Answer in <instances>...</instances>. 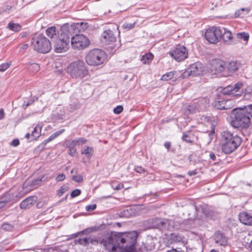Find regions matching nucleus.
<instances>
[{
  "label": "nucleus",
  "mask_w": 252,
  "mask_h": 252,
  "mask_svg": "<svg viewBox=\"0 0 252 252\" xmlns=\"http://www.w3.org/2000/svg\"><path fill=\"white\" fill-rule=\"evenodd\" d=\"M1 228L4 231H11L13 229V226L8 223H4L1 225Z\"/></svg>",
  "instance_id": "41"
},
{
  "label": "nucleus",
  "mask_w": 252,
  "mask_h": 252,
  "mask_svg": "<svg viewBox=\"0 0 252 252\" xmlns=\"http://www.w3.org/2000/svg\"><path fill=\"white\" fill-rule=\"evenodd\" d=\"M75 244H79L84 246H87L89 245L88 237L84 238H79L75 240Z\"/></svg>",
  "instance_id": "39"
},
{
  "label": "nucleus",
  "mask_w": 252,
  "mask_h": 252,
  "mask_svg": "<svg viewBox=\"0 0 252 252\" xmlns=\"http://www.w3.org/2000/svg\"><path fill=\"white\" fill-rule=\"evenodd\" d=\"M210 72L213 75H219L226 68L225 63L219 59L212 60L210 63Z\"/></svg>",
  "instance_id": "12"
},
{
  "label": "nucleus",
  "mask_w": 252,
  "mask_h": 252,
  "mask_svg": "<svg viewBox=\"0 0 252 252\" xmlns=\"http://www.w3.org/2000/svg\"><path fill=\"white\" fill-rule=\"evenodd\" d=\"M8 201L9 200L7 199L6 196H3L1 198L0 201V209L3 207Z\"/></svg>",
  "instance_id": "50"
},
{
  "label": "nucleus",
  "mask_w": 252,
  "mask_h": 252,
  "mask_svg": "<svg viewBox=\"0 0 252 252\" xmlns=\"http://www.w3.org/2000/svg\"><path fill=\"white\" fill-rule=\"evenodd\" d=\"M243 109L247 112V114L249 116V117L251 116L252 118V104L246 106Z\"/></svg>",
  "instance_id": "48"
},
{
  "label": "nucleus",
  "mask_w": 252,
  "mask_h": 252,
  "mask_svg": "<svg viewBox=\"0 0 252 252\" xmlns=\"http://www.w3.org/2000/svg\"><path fill=\"white\" fill-rule=\"evenodd\" d=\"M123 106L121 105H118L114 109L113 112L115 114H119L121 113L123 111Z\"/></svg>",
  "instance_id": "52"
},
{
  "label": "nucleus",
  "mask_w": 252,
  "mask_h": 252,
  "mask_svg": "<svg viewBox=\"0 0 252 252\" xmlns=\"http://www.w3.org/2000/svg\"><path fill=\"white\" fill-rule=\"evenodd\" d=\"M175 72L171 71L163 75L161 77V80L163 81H168L173 78Z\"/></svg>",
  "instance_id": "37"
},
{
  "label": "nucleus",
  "mask_w": 252,
  "mask_h": 252,
  "mask_svg": "<svg viewBox=\"0 0 252 252\" xmlns=\"http://www.w3.org/2000/svg\"><path fill=\"white\" fill-rule=\"evenodd\" d=\"M239 66V64L237 63L231 62L226 66V67L229 72H234L238 69Z\"/></svg>",
  "instance_id": "32"
},
{
  "label": "nucleus",
  "mask_w": 252,
  "mask_h": 252,
  "mask_svg": "<svg viewBox=\"0 0 252 252\" xmlns=\"http://www.w3.org/2000/svg\"><path fill=\"white\" fill-rule=\"evenodd\" d=\"M183 110L187 115L193 113L197 111V106L194 102L190 105L184 107Z\"/></svg>",
  "instance_id": "27"
},
{
  "label": "nucleus",
  "mask_w": 252,
  "mask_h": 252,
  "mask_svg": "<svg viewBox=\"0 0 252 252\" xmlns=\"http://www.w3.org/2000/svg\"><path fill=\"white\" fill-rule=\"evenodd\" d=\"M41 130V127L39 126H37L35 127L32 132V140H36L40 136Z\"/></svg>",
  "instance_id": "33"
},
{
  "label": "nucleus",
  "mask_w": 252,
  "mask_h": 252,
  "mask_svg": "<svg viewBox=\"0 0 252 252\" xmlns=\"http://www.w3.org/2000/svg\"><path fill=\"white\" fill-rule=\"evenodd\" d=\"M188 174L189 176H191L196 175L197 172L195 171H189Z\"/></svg>",
  "instance_id": "64"
},
{
  "label": "nucleus",
  "mask_w": 252,
  "mask_h": 252,
  "mask_svg": "<svg viewBox=\"0 0 252 252\" xmlns=\"http://www.w3.org/2000/svg\"><path fill=\"white\" fill-rule=\"evenodd\" d=\"M134 170L136 172L139 173H144L146 172L145 169L141 166H136L135 167Z\"/></svg>",
  "instance_id": "55"
},
{
  "label": "nucleus",
  "mask_w": 252,
  "mask_h": 252,
  "mask_svg": "<svg viewBox=\"0 0 252 252\" xmlns=\"http://www.w3.org/2000/svg\"><path fill=\"white\" fill-rule=\"evenodd\" d=\"M37 197L35 196H30L24 200L20 203V208L22 209L29 208L36 201Z\"/></svg>",
  "instance_id": "18"
},
{
  "label": "nucleus",
  "mask_w": 252,
  "mask_h": 252,
  "mask_svg": "<svg viewBox=\"0 0 252 252\" xmlns=\"http://www.w3.org/2000/svg\"><path fill=\"white\" fill-rule=\"evenodd\" d=\"M182 139L186 142L192 143L195 139H197V137L195 136L192 132L187 131L183 134Z\"/></svg>",
  "instance_id": "23"
},
{
  "label": "nucleus",
  "mask_w": 252,
  "mask_h": 252,
  "mask_svg": "<svg viewBox=\"0 0 252 252\" xmlns=\"http://www.w3.org/2000/svg\"><path fill=\"white\" fill-rule=\"evenodd\" d=\"M214 239L217 244L220 246H226L227 244L226 238L220 232H217L214 236Z\"/></svg>",
  "instance_id": "19"
},
{
  "label": "nucleus",
  "mask_w": 252,
  "mask_h": 252,
  "mask_svg": "<svg viewBox=\"0 0 252 252\" xmlns=\"http://www.w3.org/2000/svg\"><path fill=\"white\" fill-rule=\"evenodd\" d=\"M100 39L101 42L106 45H112L110 47L115 49L116 46L113 43L116 41V37L114 36L113 32L108 29L104 31L101 34Z\"/></svg>",
  "instance_id": "13"
},
{
  "label": "nucleus",
  "mask_w": 252,
  "mask_h": 252,
  "mask_svg": "<svg viewBox=\"0 0 252 252\" xmlns=\"http://www.w3.org/2000/svg\"><path fill=\"white\" fill-rule=\"evenodd\" d=\"M191 221L192 220H187L179 223L172 220L154 218L145 221V224H147L150 228H159L162 230L170 229L171 226L175 229L181 228L187 230L191 228Z\"/></svg>",
  "instance_id": "2"
},
{
  "label": "nucleus",
  "mask_w": 252,
  "mask_h": 252,
  "mask_svg": "<svg viewBox=\"0 0 252 252\" xmlns=\"http://www.w3.org/2000/svg\"><path fill=\"white\" fill-rule=\"evenodd\" d=\"M209 158L213 161H215L217 160V157L214 153L211 152L209 153Z\"/></svg>",
  "instance_id": "58"
},
{
  "label": "nucleus",
  "mask_w": 252,
  "mask_h": 252,
  "mask_svg": "<svg viewBox=\"0 0 252 252\" xmlns=\"http://www.w3.org/2000/svg\"><path fill=\"white\" fill-rule=\"evenodd\" d=\"M237 37L240 39H242L244 41H247L249 39V35L247 32H240L237 34Z\"/></svg>",
  "instance_id": "40"
},
{
  "label": "nucleus",
  "mask_w": 252,
  "mask_h": 252,
  "mask_svg": "<svg viewBox=\"0 0 252 252\" xmlns=\"http://www.w3.org/2000/svg\"><path fill=\"white\" fill-rule=\"evenodd\" d=\"M10 66V64L5 63L0 65V71L3 72L6 70Z\"/></svg>",
  "instance_id": "51"
},
{
  "label": "nucleus",
  "mask_w": 252,
  "mask_h": 252,
  "mask_svg": "<svg viewBox=\"0 0 252 252\" xmlns=\"http://www.w3.org/2000/svg\"><path fill=\"white\" fill-rule=\"evenodd\" d=\"M221 94L224 95H232L233 96H236L240 95L239 94H235L233 92V86L228 85L225 88H223L220 90Z\"/></svg>",
  "instance_id": "25"
},
{
  "label": "nucleus",
  "mask_w": 252,
  "mask_h": 252,
  "mask_svg": "<svg viewBox=\"0 0 252 252\" xmlns=\"http://www.w3.org/2000/svg\"><path fill=\"white\" fill-rule=\"evenodd\" d=\"M144 248L147 251H151L155 249V240L151 238H148L144 244Z\"/></svg>",
  "instance_id": "26"
},
{
  "label": "nucleus",
  "mask_w": 252,
  "mask_h": 252,
  "mask_svg": "<svg viewBox=\"0 0 252 252\" xmlns=\"http://www.w3.org/2000/svg\"><path fill=\"white\" fill-rule=\"evenodd\" d=\"M250 11L248 8H241L236 11L234 14L235 18L243 17L245 15L248 14Z\"/></svg>",
  "instance_id": "31"
},
{
  "label": "nucleus",
  "mask_w": 252,
  "mask_h": 252,
  "mask_svg": "<svg viewBox=\"0 0 252 252\" xmlns=\"http://www.w3.org/2000/svg\"><path fill=\"white\" fill-rule=\"evenodd\" d=\"M68 190V187L66 186H62L57 191V194L59 196H61Z\"/></svg>",
  "instance_id": "46"
},
{
  "label": "nucleus",
  "mask_w": 252,
  "mask_h": 252,
  "mask_svg": "<svg viewBox=\"0 0 252 252\" xmlns=\"http://www.w3.org/2000/svg\"><path fill=\"white\" fill-rule=\"evenodd\" d=\"M65 178V175L63 173L59 174L56 178V180L58 182L62 181Z\"/></svg>",
  "instance_id": "56"
},
{
  "label": "nucleus",
  "mask_w": 252,
  "mask_h": 252,
  "mask_svg": "<svg viewBox=\"0 0 252 252\" xmlns=\"http://www.w3.org/2000/svg\"><path fill=\"white\" fill-rule=\"evenodd\" d=\"M107 59V55L102 50L94 49L88 52L85 60L88 65L97 66L102 64Z\"/></svg>",
  "instance_id": "7"
},
{
  "label": "nucleus",
  "mask_w": 252,
  "mask_h": 252,
  "mask_svg": "<svg viewBox=\"0 0 252 252\" xmlns=\"http://www.w3.org/2000/svg\"><path fill=\"white\" fill-rule=\"evenodd\" d=\"M243 84L241 82H238L233 86V92H235V94L238 92L239 90L242 87Z\"/></svg>",
  "instance_id": "47"
},
{
  "label": "nucleus",
  "mask_w": 252,
  "mask_h": 252,
  "mask_svg": "<svg viewBox=\"0 0 252 252\" xmlns=\"http://www.w3.org/2000/svg\"><path fill=\"white\" fill-rule=\"evenodd\" d=\"M222 32L221 29L212 27L207 30L205 33V37L208 42L214 44L220 40Z\"/></svg>",
  "instance_id": "10"
},
{
  "label": "nucleus",
  "mask_w": 252,
  "mask_h": 252,
  "mask_svg": "<svg viewBox=\"0 0 252 252\" xmlns=\"http://www.w3.org/2000/svg\"><path fill=\"white\" fill-rule=\"evenodd\" d=\"M88 237L89 244H92L95 245L98 244V240L95 237L90 236Z\"/></svg>",
  "instance_id": "45"
},
{
  "label": "nucleus",
  "mask_w": 252,
  "mask_h": 252,
  "mask_svg": "<svg viewBox=\"0 0 252 252\" xmlns=\"http://www.w3.org/2000/svg\"><path fill=\"white\" fill-rule=\"evenodd\" d=\"M90 44L89 38L83 34H78L71 37V46L74 50H83L88 47Z\"/></svg>",
  "instance_id": "9"
},
{
  "label": "nucleus",
  "mask_w": 252,
  "mask_h": 252,
  "mask_svg": "<svg viewBox=\"0 0 252 252\" xmlns=\"http://www.w3.org/2000/svg\"><path fill=\"white\" fill-rule=\"evenodd\" d=\"M95 230H96V229L95 228H93V227L92 228H88L84 229L81 231L78 232L76 233L73 234L72 236L74 238H76L77 236L81 235V234L91 233L94 231H95Z\"/></svg>",
  "instance_id": "34"
},
{
  "label": "nucleus",
  "mask_w": 252,
  "mask_h": 252,
  "mask_svg": "<svg viewBox=\"0 0 252 252\" xmlns=\"http://www.w3.org/2000/svg\"><path fill=\"white\" fill-rule=\"evenodd\" d=\"M19 140L18 139H14L11 143V145L13 146H17L18 145H19Z\"/></svg>",
  "instance_id": "59"
},
{
  "label": "nucleus",
  "mask_w": 252,
  "mask_h": 252,
  "mask_svg": "<svg viewBox=\"0 0 252 252\" xmlns=\"http://www.w3.org/2000/svg\"><path fill=\"white\" fill-rule=\"evenodd\" d=\"M171 57L177 62H181L188 56L187 48L183 45H178L169 52Z\"/></svg>",
  "instance_id": "11"
},
{
  "label": "nucleus",
  "mask_w": 252,
  "mask_h": 252,
  "mask_svg": "<svg viewBox=\"0 0 252 252\" xmlns=\"http://www.w3.org/2000/svg\"><path fill=\"white\" fill-rule=\"evenodd\" d=\"M35 50L41 53H47L51 49V44L48 39L43 35H39L32 39Z\"/></svg>",
  "instance_id": "8"
},
{
  "label": "nucleus",
  "mask_w": 252,
  "mask_h": 252,
  "mask_svg": "<svg viewBox=\"0 0 252 252\" xmlns=\"http://www.w3.org/2000/svg\"><path fill=\"white\" fill-rule=\"evenodd\" d=\"M252 96V94H250L245 93L244 95V97L245 99H249Z\"/></svg>",
  "instance_id": "62"
},
{
  "label": "nucleus",
  "mask_w": 252,
  "mask_h": 252,
  "mask_svg": "<svg viewBox=\"0 0 252 252\" xmlns=\"http://www.w3.org/2000/svg\"><path fill=\"white\" fill-rule=\"evenodd\" d=\"M8 28L14 32H19L21 29V26L18 24L9 23L8 25Z\"/></svg>",
  "instance_id": "35"
},
{
  "label": "nucleus",
  "mask_w": 252,
  "mask_h": 252,
  "mask_svg": "<svg viewBox=\"0 0 252 252\" xmlns=\"http://www.w3.org/2000/svg\"><path fill=\"white\" fill-rule=\"evenodd\" d=\"M231 125L237 128L246 129L251 125V119L243 109H234L231 114Z\"/></svg>",
  "instance_id": "4"
},
{
  "label": "nucleus",
  "mask_w": 252,
  "mask_h": 252,
  "mask_svg": "<svg viewBox=\"0 0 252 252\" xmlns=\"http://www.w3.org/2000/svg\"><path fill=\"white\" fill-rule=\"evenodd\" d=\"M94 153V150L92 147L85 146L81 151V154H84L88 158H90Z\"/></svg>",
  "instance_id": "30"
},
{
  "label": "nucleus",
  "mask_w": 252,
  "mask_h": 252,
  "mask_svg": "<svg viewBox=\"0 0 252 252\" xmlns=\"http://www.w3.org/2000/svg\"><path fill=\"white\" fill-rule=\"evenodd\" d=\"M69 148L68 153L71 156H74L76 153V149L74 147H67Z\"/></svg>",
  "instance_id": "53"
},
{
  "label": "nucleus",
  "mask_w": 252,
  "mask_h": 252,
  "mask_svg": "<svg viewBox=\"0 0 252 252\" xmlns=\"http://www.w3.org/2000/svg\"><path fill=\"white\" fill-rule=\"evenodd\" d=\"M136 22H134L132 24L125 23L123 25L122 27L124 29H126V30H130L133 28H134L135 26Z\"/></svg>",
  "instance_id": "42"
},
{
  "label": "nucleus",
  "mask_w": 252,
  "mask_h": 252,
  "mask_svg": "<svg viewBox=\"0 0 252 252\" xmlns=\"http://www.w3.org/2000/svg\"><path fill=\"white\" fill-rule=\"evenodd\" d=\"M209 99L207 97L200 98L194 101L198 111H204L209 106Z\"/></svg>",
  "instance_id": "16"
},
{
  "label": "nucleus",
  "mask_w": 252,
  "mask_h": 252,
  "mask_svg": "<svg viewBox=\"0 0 252 252\" xmlns=\"http://www.w3.org/2000/svg\"><path fill=\"white\" fill-rule=\"evenodd\" d=\"M71 178L73 181H74L77 183H81L83 180V176L81 175H76V174L73 175L72 176Z\"/></svg>",
  "instance_id": "44"
},
{
  "label": "nucleus",
  "mask_w": 252,
  "mask_h": 252,
  "mask_svg": "<svg viewBox=\"0 0 252 252\" xmlns=\"http://www.w3.org/2000/svg\"><path fill=\"white\" fill-rule=\"evenodd\" d=\"M153 58L154 55L152 53H149L142 56L141 61L144 64H149L153 60Z\"/></svg>",
  "instance_id": "29"
},
{
  "label": "nucleus",
  "mask_w": 252,
  "mask_h": 252,
  "mask_svg": "<svg viewBox=\"0 0 252 252\" xmlns=\"http://www.w3.org/2000/svg\"><path fill=\"white\" fill-rule=\"evenodd\" d=\"M28 47V44H24L21 48H20V51H22L23 50H26Z\"/></svg>",
  "instance_id": "63"
},
{
  "label": "nucleus",
  "mask_w": 252,
  "mask_h": 252,
  "mask_svg": "<svg viewBox=\"0 0 252 252\" xmlns=\"http://www.w3.org/2000/svg\"><path fill=\"white\" fill-rule=\"evenodd\" d=\"M203 71L202 64L197 62L192 64L184 73L185 76H197L200 75Z\"/></svg>",
  "instance_id": "14"
},
{
  "label": "nucleus",
  "mask_w": 252,
  "mask_h": 252,
  "mask_svg": "<svg viewBox=\"0 0 252 252\" xmlns=\"http://www.w3.org/2000/svg\"><path fill=\"white\" fill-rule=\"evenodd\" d=\"M81 191L80 189H76L73 190L71 192V193L70 194V196L72 198H74V197L79 196L81 194Z\"/></svg>",
  "instance_id": "49"
},
{
  "label": "nucleus",
  "mask_w": 252,
  "mask_h": 252,
  "mask_svg": "<svg viewBox=\"0 0 252 252\" xmlns=\"http://www.w3.org/2000/svg\"><path fill=\"white\" fill-rule=\"evenodd\" d=\"M96 205L94 204H92V205H89L87 206L86 207V211H87L88 212H90V211L95 210L96 209Z\"/></svg>",
  "instance_id": "54"
},
{
  "label": "nucleus",
  "mask_w": 252,
  "mask_h": 252,
  "mask_svg": "<svg viewBox=\"0 0 252 252\" xmlns=\"http://www.w3.org/2000/svg\"><path fill=\"white\" fill-rule=\"evenodd\" d=\"M138 233L136 231L125 232H112L101 244L109 252H136Z\"/></svg>",
  "instance_id": "1"
},
{
  "label": "nucleus",
  "mask_w": 252,
  "mask_h": 252,
  "mask_svg": "<svg viewBox=\"0 0 252 252\" xmlns=\"http://www.w3.org/2000/svg\"><path fill=\"white\" fill-rule=\"evenodd\" d=\"M252 86H248L247 88H246L245 89V93H247V94H252Z\"/></svg>",
  "instance_id": "60"
},
{
  "label": "nucleus",
  "mask_w": 252,
  "mask_h": 252,
  "mask_svg": "<svg viewBox=\"0 0 252 252\" xmlns=\"http://www.w3.org/2000/svg\"><path fill=\"white\" fill-rule=\"evenodd\" d=\"M235 104V101L232 99L217 101L215 102V107L218 109H229Z\"/></svg>",
  "instance_id": "15"
},
{
  "label": "nucleus",
  "mask_w": 252,
  "mask_h": 252,
  "mask_svg": "<svg viewBox=\"0 0 252 252\" xmlns=\"http://www.w3.org/2000/svg\"><path fill=\"white\" fill-rule=\"evenodd\" d=\"M54 139H55V138H54V136L53 135V134H52L48 138H47V139L44 140V142L45 143V144H46L47 143L51 141L52 140H53Z\"/></svg>",
  "instance_id": "61"
},
{
  "label": "nucleus",
  "mask_w": 252,
  "mask_h": 252,
  "mask_svg": "<svg viewBox=\"0 0 252 252\" xmlns=\"http://www.w3.org/2000/svg\"><path fill=\"white\" fill-rule=\"evenodd\" d=\"M112 188L115 190H120L124 188V185L117 181H113L111 183Z\"/></svg>",
  "instance_id": "38"
},
{
  "label": "nucleus",
  "mask_w": 252,
  "mask_h": 252,
  "mask_svg": "<svg viewBox=\"0 0 252 252\" xmlns=\"http://www.w3.org/2000/svg\"><path fill=\"white\" fill-rule=\"evenodd\" d=\"M68 25H64L61 28V33L55 41V51L56 53H62L66 51L69 48L70 42L68 31Z\"/></svg>",
  "instance_id": "6"
},
{
  "label": "nucleus",
  "mask_w": 252,
  "mask_h": 252,
  "mask_svg": "<svg viewBox=\"0 0 252 252\" xmlns=\"http://www.w3.org/2000/svg\"><path fill=\"white\" fill-rule=\"evenodd\" d=\"M183 237L178 233H172L169 238L168 241L170 244L182 242L183 240Z\"/></svg>",
  "instance_id": "22"
},
{
  "label": "nucleus",
  "mask_w": 252,
  "mask_h": 252,
  "mask_svg": "<svg viewBox=\"0 0 252 252\" xmlns=\"http://www.w3.org/2000/svg\"><path fill=\"white\" fill-rule=\"evenodd\" d=\"M76 26H77V28H78L80 26H82V29L83 30H85L88 27V24L87 23H84L83 22H81L80 23H77L76 24Z\"/></svg>",
  "instance_id": "57"
},
{
  "label": "nucleus",
  "mask_w": 252,
  "mask_h": 252,
  "mask_svg": "<svg viewBox=\"0 0 252 252\" xmlns=\"http://www.w3.org/2000/svg\"><path fill=\"white\" fill-rule=\"evenodd\" d=\"M67 73L72 78L82 79L88 73L85 63L78 60L70 63L67 68Z\"/></svg>",
  "instance_id": "5"
},
{
  "label": "nucleus",
  "mask_w": 252,
  "mask_h": 252,
  "mask_svg": "<svg viewBox=\"0 0 252 252\" xmlns=\"http://www.w3.org/2000/svg\"><path fill=\"white\" fill-rule=\"evenodd\" d=\"M221 30L222 31L221 39L222 38L225 43L228 42L229 44L232 39V33L224 28H222Z\"/></svg>",
  "instance_id": "21"
},
{
  "label": "nucleus",
  "mask_w": 252,
  "mask_h": 252,
  "mask_svg": "<svg viewBox=\"0 0 252 252\" xmlns=\"http://www.w3.org/2000/svg\"><path fill=\"white\" fill-rule=\"evenodd\" d=\"M239 219L244 224L247 225H252V215L246 212H243L239 214Z\"/></svg>",
  "instance_id": "17"
},
{
  "label": "nucleus",
  "mask_w": 252,
  "mask_h": 252,
  "mask_svg": "<svg viewBox=\"0 0 252 252\" xmlns=\"http://www.w3.org/2000/svg\"><path fill=\"white\" fill-rule=\"evenodd\" d=\"M43 178V177L38 178L34 180L28 179L24 184V188H26L28 186H30L32 188H37L40 185Z\"/></svg>",
  "instance_id": "20"
},
{
  "label": "nucleus",
  "mask_w": 252,
  "mask_h": 252,
  "mask_svg": "<svg viewBox=\"0 0 252 252\" xmlns=\"http://www.w3.org/2000/svg\"><path fill=\"white\" fill-rule=\"evenodd\" d=\"M46 34L51 39H56L59 36V32L56 31L55 27H51L47 29L46 30Z\"/></svg>",
  "instance_id": "24"
},
{
  "label": "nucleus",
  "mask_w": 252,
  "mask_h": 252,
  "mask_svg": "<svg viewBox=\"0 0 252 252\" xmlns=\"http://www.w3.org/2000/svg\"><path fill=\"white\" fill-rule=\"evenodd\" d=\"M86 139H85L84 138H80L79 139H75L71 141H68L66 144V146L75 147L76 146L86 143Z\"/></svg>",
  "instance_id": "28"
},
{
  "label": "nucleus",
  "mask_w": 252,
  "mask_h": 252,
  "mask_svg": "<svg viewBox=\"0 0 252 252\" xmlns=\"http://www.w3.org/2000/svg\"><path fill=\"white\" fill-rule=\"evenodd\" d=\"M133 208L134 207H130L129 208H127L126 210H124V215L126 217H129L134 215V213L132 212Z\"/></svg>",
  "instance_id": "43"
},
{
  "label": "nucleus",
  "mask_w": 252,
  "mask_h": 252,
  "mask_svg": "<svg viewBox=\"0 0 252 252\" xmlns=\"http://www.w3.org/2000/svg\"><path fill=\"white\" fill-rule=\"evenodd\" d=\"M40 69V66L38 64L36 63H32L29 65L28 66V70L32 72L36 73Z\"/></svg>",
  "instance_id": "36"
},
{
  "label": "nucleus",
  "mask_w": 252,
  "mask_h": 252,
  "mask_svg": "<svg viewBox=\"0 0 252 252\" xmlns=\"http://www.w3.org/2000/svg\"><path fill=\"white\" fill-rule=\"evenodd\" d=\"M241 142L240 137L229 131H224L221 134V150L225 154H229L234 152L240 145Z\"/></svg>",
  "instance_id": "3"
}]
</instances>
